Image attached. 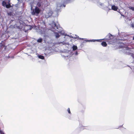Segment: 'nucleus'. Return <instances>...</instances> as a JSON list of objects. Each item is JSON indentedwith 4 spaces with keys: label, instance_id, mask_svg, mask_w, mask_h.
<instances>
[{
    "label": "nucleus",
    "instance_id": "nucleus-10",
    "mask_svg": "<svg viewBox=\"0 0 134 134\" xmlns=\"http://www.w3.org/2000/svg\"><path fill=\"white\" fill-rule=\"evenodd\" d=\"M101 45L103 47H106L107 44L105 42H103L101 43Z\"/></svg>",
    "mask_w": 134,
    "mask_h": 134
},
{
    "label": "nucleus",
    "instance_id": "nucleus-26",
    "mask_svg": "<svg viewBox=\"0 0 134 134\" xmlns=\"http://www.w3.org/2000/svg\"><path fill=\"white\" fill-rule=\"evenodd\" d=\"M79 39L80 40H83L84 38H80Z\"/></svg>",
    "mask_w": 134,
    "mask_h": 134
},
{
    "label": "nucleus",
    "instance_id": "nucleus-21",
    "mask_svg": "<svg viewBox=\"0 0 134 134\" xmlns=\"http://www.w3.org/2000/svg\"><path fill=\"white\" fill-rule=\"evenodd\" d=\"M78 54V53L77 52H76L75 53V55H77Z\"/></svg>",
    "mask_w": 134,
    "mask_h": 134
},
{
    "label": "nucleus",
    "instance_id": "nucleus-19",
    "mask_svg": "<svg viewBox=\"0 0 134 134\" xmlns=\"http://www.w3.org/2000/svg\"><path fill=\"white\" fill-rule=\"evenodd\" d=\"M0 134H5L3 131L0 130Z\"/></svg>",
    "mask_w": 134,
    "mask_h": 134
},
{
    "label": "nucleus",
    "instance_id": "nucleus-14",
    "mask_svg": "<svg viewBox=\"0 0 134 134\" xmlns=\"http://www.w3.org/2000/svg\"><path fill=\"white\" fill-rule=\"evenodd\" d=\"M7 3L4 1H3L2 3V6L3 7H5L7 4Z\"/></svg>",
    "mask_w": 134,
    "mask_h": 134
},
{
    "label": "nucleus",
    "instance_id": "nucleus-29",
    "mask_svg": "<svg viewBox=\"0 0 134 134\" xmlns=\"http://www.w3.org/2000/svg\"><path fill=\"white\" fill-rule=\"evenodd\" d=\"M68 118H69V119H71V118H70V117H68Z\"/></svg>",
    "mask_w": 134,
    "mask_h": 134
},
{
    "label": "nucleus",
    "instance_id": "nucleus-8",
    "mask_svg": "<svg viewBox=\"0 0 134 134\" xmlns=\"http://www.w3.org/2000/svg\"><path fill=\"white\" fill-rule=\"evenodd\" d=\"M54 35L56 38H58L60 36V35L58 32H54Z\"/></svg>",
    "mask_w": 134,
    "mask_h": 134
},
{
    "label": "nucleus",
    "instance_id": "nucleus-3",
    "mask_svg": "<svg viewBox=\"0 0 134 134\" xmlns=\"http://www.w3.org/2000/svg\"><path fill=\"white\" fill-rule=\"evenodd\" d=\"M123 47H124V49L123 50H122V51L125 53H126L127 54L129 53V52L130 51V50L131 49L128 48L127 46L126 45H124V46H122Z\"/></svg>",
    "mask_w": 134,
    "mask_h": 134
},
{
    "label": "nucleus",
    "instance_id": "nucleus-18",
    "mask_svg": "<svg viewBox=\"0 0 134 134\" xmlns=\"http://www.w3.org/2000/svg\"><path fill=\"white\" fill-rule=\"evenodd\" d=\"M129 8L130 9H131L133 11H134V7H129Z\"/></svg>",
    "mask_w": 134,
    "mask_h": 134
},
{
    "label": "nucleus",
    "instance_id": "nucleus-28",
    "mask_svg": "<svg viewBox=\"0 0 134 134\" xmlns=\"http://www.w3.org/2000/svg\"><path fill=\"white\" fill-rule=\"evenodd\" d=\"M11 58H13L14 57L13 56H12V57H11Z\"/></svg>",
    "mask_w": 134,
    "mask_h": 134
},
{
    "label": "nucleus",
    "instance_id": "nucleus-23",
    "mask_svg": "<svg viewBox=\"0 0 134 134\" xmlns=\"http://www.w3.org/2000/svg\"><path fill=\"white\" fill-rule=\"evenodd\" d=\"M119 40H124V39H123L122 38H119Z\"/></svg>",
    "mask_w": 134,
    "mask_h": 134
},
{
    "label": "nucleus",
    "instance_id": "nucleus-9",
    "mask_svg": "<svg viewBox=\"0 0 134 134\" xmlns=\"http://www.w3.org/2000/svg\"><path fill=\"white\" fill-rule=\"evenodd\" d=\"M5 7L7 8H9L11 7L10 4L8 2V4H7Z\"/></svg>",
    "mask_w": 134,
    "mask_h": 134
},
{
    "label": "nucleus",
    "instance_id": "nucleus-7",
    "mask_svg": "<svg viewBox=\"0 0 134 134\" xmlns=\"http://www.w3.org/2000/svg\"><path fill=\"white\" fill-rule=\"evenodd\" d=\"M118 7H117L115 5H113L111 6V9L115 11H116L118 9Z\"/></svg>",
    "mask_w": 134,
    "mask_h": 134
},
{
    "label": "nucleus",
    "instance_id": "nucleus-11",
    "mask_svg": "<svg viewBox=\"0 0 134 134\" xmlns=\"http://www.w3.org/2000/svg\"><path fill=\"white\" fill-rule=\"evenodd\" d=\"M121 34V35L122 36L124 37H126L127 36H128V34H126L124 32H122Z\"/></svg>",
    "mask_w": 134,
    "mask_h": 134
},
{
    "label": "nucleus",
    "instance_id": "nucleus-17",
    "mask_svg": "<svg viewBox=\"0 0 134 134\" xmlns=\"http://www.w3.org/2000/svg\"><path fill=\"white\" fill-rule=\"evenodd\" d=\"M133 58H134V54L130 53L129 54Z\"/></svg>",
    "mask_w": 134,
    "mask_h": 134
},
{
    "label": "nucleus",
    "instance_id": "nucleus-1",
    "mask_svg": "<svg viewBox=\"0 0 134 134\" xmlns=\"http://www.w3.org/2000/svg\"><path fill=\"white\" fill-rule=\"evenodd\" d=\"M113 36L110 33H109L105 37V38L102 39V40H104L107 42H109V40H111L110 41L111 42H113L112 39L113 38ZM101 40H85V41L86 42H95V41L100 42Z\"/></svg>",
    "mask_w": 134,
    "mask_h": 134
},
{
    "label": "nucleus",
    "instance_id": "nucleus-12",
    "mask_svg": "<svg viewBox=\"0 0 134 134\" xmlns=\"http://www.w3.org/2000/svg\"><path fill=\"white\" fill-rule=\"evenodd\" d=\"M72 50L73 51L76 50L77 49V46L74 45L72 47Z\"/></svg>",
    "mask_w": 134,
    "mask_h": 134
},
{
    "label": "nucleus",
    "instance_id": "nucleus-4",
    "mask_svg": "<svg viewBox=\"0 0 134 134\" xmlns=\"http://www.w3.org/2000/svg\"><path fill=\"white\" fill-rule=\"evenodd\" d=\"M40 12V10L39 9L38 7H36L35 9V10H33V11L32 12V14L33 15H34L35 14H38Z\"/></svg>",
    "mask_w": 134,
    "mask_h": 134
},
{
    "label": "nucleus",
    "instance_id": "nucleus-16",
    "mask_svg": "<svg viewBox=\"0 0 134 134\" xmlns=\"http://www.w3.org/2000/svg\"><path fill=\"white\" fill-rule=\"evenodd\" d=\"M67 111L68 112V113L69 114H70V115L71 114V113L70 111V108H68L67 109Z\"/></svg>",
    "mask_w": 134,
    "mask_h": 134
},
{
    "label": "nucleus",
    "instance_id": "nucleus-25",
    "mask_svg": "<svg viewBox=\"0 0 134 134\" xmlns=\"http://www.w3.org/2000/svg\"><path fill=\"white\" fill-rule=\"evenodd\" d=\"M62 43L63 44H65L64 42H62Z\"/></svg>",
    "mask_w": 134,
    "mask_h": 134
},
{
    "label": "nucleus",
    "instance_id": "nucleus-30",
    "mask_svg": "<svg viewBox=\"0 0 134 134\" xmlns=\"http://www.w3.org/2000/svg\"><path fill=\"white\" fill-rule=\"evenodd\" d=\"M133 20H134V21L133 22L134 23V18H133Z\"/></svg>",
    "mask_w": 134,
    "mask_h": 134
},
{
    "label": "nucleus",
    "instance_id": "nucleus-20",
    "mask_svg": "<svg viewBox=\"0 0 134 134\" xmlns=\"http://www.w3.org/2000/svg\"><path fill=\"white\" fill-rule=\"evenodd\" d=\"M131 26L132 28L134 27V25L133 24H131Z\"/></svg>",
    "mask_w": 134,
    "mask_h": 134
},
{
    "label": "nucleus",
    "instance_id": "nucleus-13",
    "mask_svg": "<svg viewBox=\"0 0 134 134\" xmlns=\"http://www.w3.org/2000/svg\"><path fill=\"white\" fill-rule=\"evenodd\" d=\"M38 57L39 58L42 59H44V57L41 55H38Z\"/></svg>",
    "mask_w": 134,
    "mask_h": 134
},
{
    "label": "nucleus",
    "instance_id": "nucleus-2",
    "mask_svg": "<svg viewBox=\"0 0 134 134\" xmlns=\"http://www.w3.org/2000/svg\"><path fill=\"white\" fill-rule=\"evenodd\" d=\"M52 27L55 29H57L59 30H57V31L61 34L63 35H65V34L64 32L62 30V28L59 26V25L57 23L56 24L54 21L52 22Z\"/></svg>",
    "mask_w": 134,
    "mask_h": 134
},
{
    "label": "nucleus",
    "instance_id": "nucleus-24",
    "mask_svg": "<svg viewBox=\"0 0 134 134\" xmlns=\"http://www.w3.org/2000/svg\"><path fill=\"white\" fill-rule=\"evenodd\" d=\"M32 27L31 26L30 27V28L29 29L30 30H31L32 29Z\"/></svg>",
    "mask_w": 134,
    "mask_h": 134
},
{
    "label": "nucleus",
    "instance_id": "nucleus-5",
    "mask_svg": "<svg viewBox=\"0 0 134 134\" xmlns=\"http://www.w3.org/2000/svg\"><path fill=\"white\" fill-rule=\"evenodd\" d=\"M63 6L65 7V5L64 4H57V6L56 9L58 10H59L61 8V7Z\"/></svg>",
    "mask_w": 134,
    "mask_h": 134
},
{
    "label": "nucleus",
    "instance_id": "nucleus-15",
    "mask_svg": "<svg viewBox=\"0 0 134 134\" xmlns=\"http://www.w3.org/2000/svg\"><path fill=\"white\" fill-rule=\"evenodd\" d=\"M42 41L43 39L42 38H40L37 40V41L38 43H41L42 42Z\"/></svg>",
    "mask_w": 134,
    "mask_h": 134
},
{
    "label": "nucleus",
    "instance_id": "nucleus-27",
    "mask_svg": "<svg viewBox=\"0 0 134 134\" xmlns=\"http://www.w3.org/2000/svg\"><path fill=\"white\" fill-rule=\"evenodd\" d=\"M133 40H134V36H133Z\"/></svg>",
    "mask_w": 134,
    "mask_h": 134
},
{
    "label": "nucleus",
    "instance_id": "nucleus-6",
    "mask_svg": "<svg viewBox=\"0 0 134 134\" xmlns=\"http://www.w3.org/2000/svg\"><path fill=\"white\" fill-rule=\"evenodd\" d=\"M88 127L87 126H84L82 125H80L79 129L80 130H82L85 129H88Z\"/></svg>",
    "mask_w": 134,
    "mask_h": 134
},
{
    "label": "nucleus",
    "instance_id": "nucleus-22",
    "mask_svg": "<svg viewBox=\"0 0 134 134\" xmlns=\"http://www.w3.org/2000/svg\"><path fill=\"white\" fill-rule=\"evenodd\" d=\"M134 68V66H132L131 67V69H132L133 68Z\"/></svg>",
    "mask_w": 134,
    "mask_h": 134
}]
</instances>
